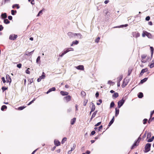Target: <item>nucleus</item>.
Listing matches in <instances>:
<instances>
[{"label": "nucleus", "instance_id": "f257e3e1", "mask_svg": "<svg viewBox=\"0 0 154 154\" xmlns=\"http://www.w3.org/2000/svg\"><path fill=\"white\" fill-rule=\"evenodd\" d=\"M141 62L143 63H145L148 60V57H147V55L145 54H142L141 55Z\"/></svg>", "mask_w": 154, "mask_h": 154}, {"label": "nucleus", "instance_id": "f03ea898", "mask_svg": "<svg viewBox=\"0 0 154 154\" xmlns=\"http://www.w3.org/2000/svg\"><path fill=\"white\" fill-rule=\"evenodd\" d=\"M67 34L70 38H72L73 37H75L78 35L79 36L81 35L80 33H74L71 32H69Z\"/></svg>", "mask_w": 154, "mask_h": 154}, {"label": "nucleus", "instance_id": "7ed1b4c3", "mask_svg": "<svg viewBox=\"0 0 154 154\" xmlns=\"http://www.w3.org/2000/svg\"><path fill=\"white\" fill-rule=\"evenodd\" d=\"M74 49L71 48H68V49H66V50L65 51H64L63 53H62V54L60 55V54L59 55V56L60 57H62L65 54L67 53L68 52L71 51H73Z\"/></svg>", "mask_w": 154, "mask_h": 154}, {"label": "nucleus", "instance_id": "20e7f679", "mask_svg": "<svg viewBox=\"0 0 154 154\" xmlns=\"http://www.w3.org/2000/svg\"><path fill=\"white\" fill-rule=\"evenodd\" d=\"M124 98H123L122 100L119 101L118 103V106L119 108H120L124 104L125 99H124Z\"/></svg>", "mask_w": 154, "mask_h": 154}, {"label": "nucleus", "instance_id": "39448f33", "mask_svg": "<svg viewBox=\"0 0 154 154\" xmlns=\"http://www.w3.org/2000/svg\"><path fill=\"white\" fill-rule=\"evenodd\" d=\"M151 144L147 143L146 144L145 146V152H147L150 150L151 147Z\"/></svg>", "mask_w": 154, "mask_h": 154}, {"label": "nucleus", "instance_id": "423d86ee", "mask_svg": "<svg viewBox=\"0 0 154 154\" xmlns=\"http://www.w3.org/2000/svg\"><path fill=\"white\" fill-rule=\"evenodd\" d=\"M17 37V35L15 34L11 35H10L9 38L10 40H14Z\"/></svg>", "mask_w": 154, "mask_h": 154}, {"label": "nucleus", "instance_id": "0eeeda50", "mask_svg": "<svg viewBox=\"0 0 154 154\" xmlns=\"http://www.w3.org/2000/svg\"><path fill=\"white\" fill-rule=\"evenodd\" d=\"M6 78L7 82H9L10 84L11 82V79L10 76L8 74L6 75Z\"/></svg>", "mask_w": 154, "mask_h": 154}, {"label": "nucleus", "instance_id": "6e6552de", "mask_svg": "<svg viewBox=\"0 0 154 154\" xmlns=\"http://www.w3.org/2000/svg\"><path fill=\"white\" fill-rule=\"evenodd\" d=\"M148 71V69L147 68H146L145 69H142L141 72L140 73V75L141 76L143 75V74L146 72H147Z\"/></svg>", "mask_w": 154, "mask_h": 154}, {"label": "nucleus", "instance_id": "1a4fd4ad", "mask_svg": "<svg viewBox=\"0 0 154 154\" xmlns=\"http://www.w3.org/2000/svg\"><path fill=\"white\" fill-rule=\"evenodd\" d=\"M133 36L136 38L139 37L140 36V34L137 32H133Z\"/></svg>", "mask_w": 154, "mask_h": 154}, {"label": "nucleus", "instance_id": "9d476101", "mask_svg": "<svg viewBox=\"0 0 154 154\" xmlns=\"http://www.w3.org/2000/svg\"><path fill=\"white\" fill-rule=\"evenodd\" d=\"M71 99V97H64L63 98L64 101L66 102H68Z\"/></svg>", "mask_w": 154, "mask_h": 154}, {"label": "nucleus", "instance_id": "9b49d317", "mask_svg": "<svg viewBox=\"0 0 154 154\" xmlns=\"http://www.w3.org/2000/svg\"><path fill=\"white\" fill-rule=\"evenodd\" d=\"M76 68L78 69L83 70L84 69V67L83 65H79L76 67Z\"/></svg>", "mask_w": 154, "mask_h": 154}, {"label": "nucleus", "instance_id": "f8f14e48", "mask_svg": "<svg viewBox=\"0 0 154 154\" xmlns=\"http://www.w3.org/2000/svg\"><path fill=\"white\" fill-rule=\"evenodd\" d=\"M139 142H137V141H135V143L132 145L131 148V149H132L134 148L135 146H137L138 145Z\"/></svg>", "mask_w": 154, "mask_h": 154}, {"label": "nucleus", "instance_id": "ddd939ff", "mask_svg": "<svg viewBox=\"0 0 154 154\" xmlns=\"http://www.w3.org/2000/svg\"><path fill=\"white\" fill-rule=\"evenodd\" d=\"M55 90L56 88L55 87H53L51 88L50 89H49V90L48 91L46 92V94H48L52 91H55Z\"/></svg>", "mask_w": 154, "mask_h": 154}, {"label": "nucleus", "instance_id": "4468645a", "mask_svg": "<svg viewBox=\"0 0 154 154\" xmlns=\"http://www.w3.org/2000/svg\"><path fill=\"white\" fill-rule=\"evenodd\" d=\"M54 143L55 145L57 146H59L60 145V142L58 140H55L54 141Z\"/></svg>", "mask_w": 154, "mask_h": 154}, {"label": "nucleus", "instance_id": "2eb2a0df", "mask_svg": "<svg viewBox=\"0 0 154 154\" xmlns=\"http://www.w3.org/2000/svg\"><path fill=\"white\" fill-rule=\"evenodd\" d=\"M60 93L63 96L67 95L69 94L68 92H65L62 91H61Z\"/></svg>", "mask_w": 154, "mask_h": 154}, {"label": "nucleus", "instance_id": "dca6fc26", "mask_svg": "<svg viewBox=\"0 0 154 154\" xmlns=\"http://www.w3.org/2000/svg\"><path fill=\"white\" fill-rule=\"evenodd\" d=\"M91 104L92 105V106L91 107V112H92L94 111L95 109V106L94 104L93 103H92Z\"/></svg>", "mask_w": 154, "mask_h": 154}, {"label": "nucleus", "instance_id": "f3484780", "mask_svg": "<svg viewBox=\"0 0 154 154\" xmlns=\"http://www.w3.org/2000/svg\"><path fill=\"white\" fill-rule=\"evenodd\" d=\"M114 121V117L113 116V117L112 119V120H111V121L109 122V125H108V126L109 127L110 126L112 125V124L113 123Z\"/></svg>", "mask_w": 154, "mask_h": 154}, {"label": "nucleus", "instance_id": "a211bd4d", "mask_svg": "<svg viewBox=\"0 0 154 154\" xmlns=\"http://www.w3.org/2000/svg\"><path fill=\"white\" fill-rule=\"evenodd\" d=\"M1 17L2 19H5L7 17V15L6 13H3L1 14Z\"/></svg>", "mask_w": 154, "mask_h": 154}, {"label": "nucleus", "instance_id": "6ab92c4d", "mask_svg": "<svg viewBox=\"0 0 154 154\" xmlns=\"http://www.w3.org/2000/svg\"><path fill=\"white\" fill-rule=\"evenodd\" d=\"M76 119L75 118H74L72 119L70 121L71 124L72 125H73L75 122Z\"/></svg>", "mask_w": 154, "mask_h": 154}, {"label": "nucleus", "instance_id": "aec40b11", "mask_svg": "<svg viewBox=\"0 0 154 154\" xmlns=\"http://www.w3.org/2000/svg\"><path fill=\"white\" fill-rule=\"evenodd\" d=\"M146 36L148 38H152V35L150 33L148 32H146Z\"/></svg>", "mask_w": 154, "mask_h": 154}, {"label": "nucleus", "instance_id": "412c9836", "mask_svg": "<svg viewBox=\"0 0 154 154\" xmlns=\"http://www.w3.org/2000/svg\"><path fill=\"white\" fill-rule=\"evenodd\" d=\"M147 79H148L147 78H144V79H143L141 80V81L140 82V83L141 84H143V83H144V82H146L147 80Z\"/></svg>", "mask_w": 154, "mask_h": 154}, {"label": "nucleus", "instance_id": "4be33fe9", "mask_svg": "<svg viewBox=\"0 0 154 154\" xmlns=\"http://www.w3.org/2000/svg\"><path fill=\"white\" fill-rule=\"evenodd\" d=\"M45 77V73L44 72H42V75L41 76H39V78H40L42 80V79H44Z\"/></svg>", "mask_w": 154, "mask_h": 154}, {"label": "nucleus", "instance_id": "5701e85b", "mask_svg": "<svg viewBox=\"0 0 154 154\" xmlns=\"http://www.w3.org/2000/svg\"><path fill=\"white\" fill-rule=\"evenodd\" d=\"M4 22L6 24H8L10 23V22L8 19H6L4 20Z\"/></svg>", "mask_w": 154, "mask_h": 154}, {"label": "nucleus", "instance_id": "b1692460", "mask_svg": "<svg viewBox=\"0 0 154 154\" xmlns=\"http://www.w3.org/2000/svg\"><path fill=\"white\" fill-rule=\"evenodd\" d=\"M16 8L17 9L19 8L20 7L18 4H15L12 6V8Z\"/></svg>", "mask_w": 154, "mask_h": 154}, {"label": "nucleus", "instance_id": "393cba45", "mask_svg": "<svg viewBox=\"0 0 154 154\" xmlns=\"http://www.w3.org/2000/svg\"><path fill=\"white\" fill-rule=\"evenodd\" d=\"M149 67L151 68H152L154 67V60H152V62L150 65Z\"/></svg>", "mask_w": 154, "mask_h": 154}, {"label": "nucleus", "instance_id": "a878e982", "mask_svg": "<svg viewBox=\"0 0 154 154\" xmlns=\"http://www.w3.org/2000/svg\"><path fill=\"white\" fill-rule=\"evenodd\" d=\"M154 139V136H152L151 138L148 140L147 142H152Z\"/></svg>", "mask_w": 154, "mask_h": 154}, {"label": "nucleus", "instance_id": "bb28decb", "mask_svg": "<svg viewBox=\"0 0 154 154\" xmlns=\"http://www.w3.org/2000/svg\"><path fill=\"white\" fill-rule=\"evenodd\" d=\"M119 109H117V108H116V114L115 116H117L119 114Z\"/></svg>", "mask_w": 154, "mask_h": 154}, {"label": "nucleus", "instance_id": "cd10ccee", "mask_svg": "<svg viewBox=\"0 0 154 154\" xmlns=\"http://www.w3.org/2000/svg\"><path fill=\"white\" fill-rule=\"evenodd\" d=\"M97 111L96 110L95 112H94L93 113L92 116V118H94L95 116H96V114H97Z\"/></svg>", "mask_w": 154, "mask_h": 154}, {"label": "nucleus", "instance_id": "c85d7f7f", "mask_svg": "<svg viewBox=\"0 0 154 154\" xmlns=\"http://www.w3.org/2000/svg\"><path fill=\"white\" fill-rule=\"evenodd\" d=\"M86 95V93L85 91H82L81 92V95L82 96H85Z\"/></svg>", "mask_w": 154, "mask_h": 154}, {"label": "nucleus", "instance_id": "c756f323", "mask_svg": "<svg viewBox=\"0 0 154 154\" xmlns=\"http://www.w3.org/2000/svg\"><path fill=\"white\" fill-rule=\"evenodd\" d=\"M67 138L66 137H64L63 138L61 141L62 144H63L66 141Z\"/></svg>", "mask_w": 154, "mask_h": 154}, {"label": "nucleus", "instance_id": "7c9ffc66", "mask_svg": "<svg viewBox=\"0 0 154 154\" xmlns=\"http://www.w3.org/2000/svg\"><path fill=\"white\" fill-rule=\"evenodd\" d=\"M7 108V107L5 105L2 106L1 108V109L2 111H3L5 109H6Z\"/></svg>", "mask_w": 154, "mask_h": 154}, {"label": "nucleus", "instance_id": "2f4dec72", "mask_svg": "<svg viewBox=\"0 0 154 154\" xmlns=\"http://www.w3.org/2000/svg\"><path fill=\"white\" fill-rule=\"evenodd\" d=\"M17 13L16 10H12L11 11V13L12 15H14Z\"/></svg>", "mask_w": 154, "mask_h": 154}, {"label": "nucleus", "instance_id": "473e14b6", "mask_svg": "<svg viewBox=\"0 0 154 154\" xmlns=\"http://www.w3.org/2000/svg\"><path fill=\"white\" fill-rule=\"evenodd\" d=\"M128 26V24H126L125 25H123L120 26L118 27H118V28H120V27H126L127 26Z\"/></svg>", "mask_w": 154, "mask_h": 154}, {"label": "nucleus", "instance_id": "72a5a7b5", "mask_svg": "<svg viewBox=\"0 0 154 154\" xmlns=\"http://www.w3.org/2000/svg\"><path fill=\"white\" fill-rule=\"evenodd\" d=\"M150 49L151 52V55L152 56L154 51L153 48L152 47H150Z\"/></svg>", "mask_w": 154, "mask_h": 154}, {"label": "nucleus", "instance_id": "f704fd0d", "mask_svg": "<svg viewBox=\"0 0 154 154\" xmlns=\"http://www.w3.org/2000/svg\"><path fill=\"white\" fill-rule=\"evenodd\" d=\"M132 71V69H128V76H129L130 75V74L131 73Z\"/></svg>", "mask_w": 154, "mask_h": 154}, {"label": "nucleus", "instance_id": "c9c22d12", "mask_svg": "<svg viewBox=\"0 0 154 154\" xmlns=\"http://www.w3.org/2000/svg\"><path fill=\"white\" fill-rule=\"evenodd\" d=\"M88 101V100L87 99H85L84 100V103H83L84 106H85L86 105V103H87Z\"/></svg>", "mask_w": 154, "mask_h": 154}, {"label": "nucleus", "instance_id": "e433bc0d", "mask_svg": "<svg viewBox=\"0 0 154 154\" xmlns=\"http://www.w3.org/2000/svg\"><path fill=\"white\" fill-rule=\"evenodd\" d=\"M43 10H44V8L42 10H41L40 11H39V12H38V13L37 14V17L39 16L40 15V14H42V12Z\"/></svg>", "mask_w": 154, "mask_h": 154}, {"label": "nucleus", "instance_id": "4c0bfd02", "mask_svg": "<svg viewBox=\"0 0 154 154\" xmlns=\"http://www.w3.org/2000/svg\"><path fill=\"white\" fill-rule=\"evenodd\" d=\"M114 105H115L114 103L113 102H112L110 103V108H112L113 107V106H114Z\"/></svg>", "mask_w": 154, "mask_h": 154}, {"label": "nucleus", "instance_id": "58836bf2", "mask_svg": "<svg viewBox=\"0 0 154 154\" xmlns=\"http://www.w3.org/2000/svg\"><path fill=\"white\" fill-rule=\"evenodd\" d=\"M147 32L146 31H143V32L142 33V36L143 37H145V36L146 35V32Z\"/></svg>", "mask_w": 154, "mask_h": 154}, {"label": "nucleus", "instance_id": "ea45409f", "mask_svg": "<svg viewBox=\"0 0 154 154\" xmlns=\"http://www.w3.org/2000/svg\"><path fill=\"white\" fill-rule=\"evenodd\" d=\"M100 40V38L99 37H98L95 39V42L97 43H98L99 40Z\"/></svg>", "mask_w": 154, "mask_h": 154}, {"label": "nucleus", "instance_id": "a19ab883", "mask_svg": "<svg viewBox=\"0 0 154 154\" xmlns=\"http://www.w3.org/2000/svg\"><path fill=\"white\" fill-rule=\"evenodd\" d=\"M26 107L24 106H20L18 108V110H22L23 109Z\"/></svg>", "mask_w": 154, "mask_h": 154}, {"label": "nucleus", "instance_id": "79ce46f5", "mask_svg": "<svg viewBox=\"0 0 154 154\" xmlns=\"http://www.w3.org/2000/svg\"><path fill=\"white\" fill-rule=\"evenodd\" d=\"M35 98H34V99L31 101H30L28 104V105H29L31 104L35 100Z\"/></svg>", "mask_w": 154, "mask_h": 154}, {"label": "nucleus", "instance_id": "37998d69", "mask_svg": "<svg viewBox=\"0 0 154 154\" xmlns=\"http://www.w3.org/2000/svg\"><path fill=\"white\" fill-rule=\"evenodd\" d=\"M76 147V145L75 144H74L72 147L71 148V150L72 151L75 149Z\"/></svg>", "mask_w": 154, "mask_h": 154}, {"label": "nucleus", "instance_id": "c03bdc74", "mask_svg": "<svg viewBox=\"0 0 154 154\" xmlns=\"http://www.w3.org/2000/svg\"><path fill=\"white\" fill-rule=\"evenodd\" d=\"M99 103H97V104L98 105H100L102 102V100H101L100 99L99 100Z\"/></svg>", "mask_w": 154, "mask_h": 154}, {"label": "nucleus", "instance_id": "a18cd8bd", "mask_svg": "<svg viewBox=\"0 0 154 154\" xmlns=\"http://www.w3.org/2000/svg\"><path fill=\"white\" fill-rule=\"evenodd\" d=\"M119 96V94L118 93L116 92L114 93V94L112 95V96Z\"/></svg>", "mask_w": 154, "mask_h": 154}, {"label": "nucleus", "instance_id": "49530a36", "mask_svg": "<svg viewBox=\"0 0 154 154\" xmlns=\"http://www.w3.org/2000/svg\"><path fill=\"white\" fill-rule=\"evenodd\" d=\"M79 42L77 40H75V41H73V44L74 45H77L78 44Z\"/></svg>", "mask_w": 154, "mask_h": 154}, {"label": "nucleus", "instance_id": "de8ad7c7", "mask_svg": "<svg viewBox=\"0 0 154 154\" xmlns=\"http://www.w3.org/2000/svg\"><path fill=\"white\" fill-rule=\"evenodd\" d=\"M151 134L150 132H149L148 133L147 135V138H149L151 137Z\"/></svg>", "mask_w": 154, "mask_h": 154}, {"label": "nucleus", "instance_id": "09e8293b", "mask_svg": "<svg viewBox=\"0 0 154 154\" xmlns=\"http://www.w3.org/2000/svg\"><path fill=\"white\" fill-rule=\"evenodd\" d=\"M147 121V119H145L143 120V124H145L146 123Z\"/></svg>", "mask_w": 154, "mask_h": 154}, {"label": "nucleus", "instance_id": "8fccbe9b", "mask_svg": "<svg viewBox=\"0 0 154 154\" xmlns=\"http://www.w3.org/2000/svg\"><path fill=\"white\" fill-rule=\"evenodd\" d=\"M8 89V88H6L4 87H3L2 88V89L3 91H5L7 90Z\"/></svg>", "mask_w": 154, "mask_h": 154}, {"label": "nucleus", "instance_id": "3c124183", "mask_svg": "<svg viewBox=\"0 0 154 154\" xmlns=\"http://www.w3.org/2000/svg\"><path fill=\"white\" fill-rule=\"evenodd\" d=\"M137 96H143V94L142 92H140Z\"/></svg>", "mask_w": 154, "mask_h": 154}, {"label": "nucleus", "instance_id": "603ef678", "mask_svg": "<svg viewBox=\"0 0 154 154\" xmlns=\"http://www.w3.org/2000/svg\"><path fill=\"white\" fill-rule=\"evenodd\" d=\"M22 66V64L21 63H19V64H17V67L19 68H21Z\"/></svg>", "mask_w": 154, "mask_h": 154}, {"label": "nucleus", "instance_id": "864d4df0", "mask_svg": "<svg viewBox=\"0 0 154 154\" xmlns=\"http://www.w3.org/2000/svg\"><path fill=\"white\" fill-rule=\"evenodd\" d=\"M2 79L4 83H5L6 82V81L5 80V78L4 77H3L2 78Z\"/></svg>", "mask_w": 154, "mask_h": 154}, {"label": "nucleus", "instance_id": "5fc2aeb1", "mask_svg": "<svg viewBox=\"0 0 154 154\" xmlns=\"http://www.w3.org/2000/svg\"><path fill=\"white\" fill-rule=\"evenodd\" d=\"M150 19V17L149 16H147V17H146L145 19L147 21H149V20Z\"/></svg>", "mask_w": 154, "mask_h": 154}, {"label": "nucleus", "instance_id": "6e6d98bb", "mask_svg": "<svg viewBox=\"0 0 154 154\" xmlns=\"http://www.w3.org/2000/svg\"><path fill=\"white\" fill-rule=\"evenodd\" d=\"M4 29L3 27L1 25H0V31H2Z\"/></svg>", "mask_w": 154, "mask_h": 154}, {"label": "nucleus", "instance_id": "4d7b16f0", "mask_svg": "<svg viewBox=\"0 0 154 154\" xmlns=\"http://www.w3.org/2000/svg\"><path fill=\"white\" fill-rule=\"evenodd\" d=\"M101 122H100L97 123L95 125V126H99L101 124Z\"/></svg>", "mask_w": 154, "mask_h": 154}, {"label": "nucleus", "instance_id": "13d9d810", "mask_svg": "<svg viewBox=\"0 0 154 154\" xmlns=\"http://www.w3.org/2000/svg\"><path fill=\"white\" fill-rule=\"evenodd\" d=\"M8 18L9 20H11L12 19V17L11 16H8Z\"/></svg>", "mask_w": 154, "mask_h": 154}, {"label": "nucleus", "instance_id": "bf43d9fd", "mask_svg": "<svg viewBox=\"0 0 154 154\" xmlns=\"http://www.w3.org/2000/svg\"><path fill=\"white\" fill-rule=\"evenodd\" d=\"M103 128V126L102 125L100 126L98 128V131H100L101 129H102Z\"/></svg>", "mask_w": 154, "mask_h": 154}, {"label": "nucleus", "instance_id": "052dcab7", "mask_svg": "<svg viewBox=\"0 0 154 154\" xmlns=\"http://www.w3.org/2000/svg\"><path fill=\"white\" fill-rule=\"evenodd\" d=\"M40 56L38 57L36 59V62H38V61L40 60Z\"/></svg>", "mask_w": 154, "mask_h": 154}, {"label": "nucleus", "instance_id": "680f3d73", "mask_svg": "<svg viewBox=\"0 0 154 154\" xmlns=\"http://www.w3.org/2000/svg\"><path fill=\"white\" fill-rule=\"evenodd\" d=\"M154 113V110L151 112L150 113V116L152 117V115Z\"/></svg>", "mask_w": 154, "mask_h": 154}, {"label": "nucleus", "instance_id": "e2e57ef3", "mask_svg": "<svg viewBox=\"0 0 154 154\" xmlns=\"http://www.w3.org/2000/svg\"><path fill=\"white\" fill-rule=\"evenodd\" d=\"M95 132L94 131H92L91 132V134L92 135H94L95 134Z\"/></svg>", "mask_w": 154, "mask_h": 154}, {"label": "nucleus", "instance_id": "0e129e2a", "mask_svg": "<svg viewBox=\"0 0 154 154\" xmlns=\"http://www.w3.org/2000/svg\"><path fill=\"white\" fill-rule=\"evenodd\" d=\"M31 3L32 4V5H34V4H35V2H34V0H32L31 1Z\"/></svg>", "mask_w": 154, "mask_h": 154}, {"label": "nucleus", "instance_id": "69168bd1", "mask_svg": "<svg viewBox=\"0 0 154 154\" xmlns=\"http://www.w3.org/2000/svg\"><path fill=\"white\" fill-rule=\"evenodd\" d=\"M41 79L40 78H39H39H38L37 80V82H40L41 81Z\"/></svg>", "mask_w": 154, "mask_h": 154}, {"label": "nucleus", "instance_id": "338daca9", "mask_svg": "<svg viewBox=\"0 0 154 154\" xmlns=\"http://www.w3.org/2000/svg\"><path fill=\"white\" fill-rule=\"evenodd\" d=\"M109 2V0H106L104 1V3L105 4H107Z\"/></svg>", "mask_w": 154, "mask_h": 154}, {"label": "nucleus", "instance_id": "774afa93", "mask_svg": "<svg viewBox=\"0 0 154 154\" xmlns=\"http://www.w3.org/2000/svg\"><path fill=\"white\" fill-rule=\"evenodd\" d=\"M86 153L87 154H90V151L89 150H87L86 152Z\"/></svg>", "mask_w": 154, "mask_h": 154}]
</instances>
